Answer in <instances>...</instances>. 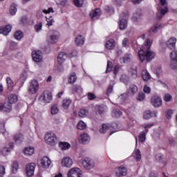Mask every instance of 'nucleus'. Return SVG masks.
Returning <instances> with one entry per match:
<instances>
[{
	"label": "nucleus",
	"instance_id": "8fccbe9b",
	"mask_svg": "<svg viewBox=\"0 0 177 177\" xmlns=\"http://www.w3.org/2000/svg\"><path fill=\"white\" fill-rule=\"evenodd\" d=\"M72 91L75 93H78L80 92H82V88L81 86L75 85L73 86Z\"/></svg>",
	"mask_w": 177,
	"mask_h": 177
},
{
	"label": "nucleus",
	"instance_id": "7c9ffc66",
	"mask_svg": "<svg viewBox=\"0 0 177 177\" xmlns=\"http://www.w3.org/2000/svg\"><path fill=\"white\" fill-rule=\"evenodd\" d=\"M128 27V21L127 19H122L120 20V30H125Z\"/></svg>",
	"mask_w": 177,
	"mask_h": 177
},
{
	"label": "nucleus",
	"instance_id": "2eb2a0df",
	"mask_svg": "<svg viewBox=\"0 0 177 177\" xmlns=\"http://www.w3.org/2000/svg\"><path fill=\"white\" fill-rule=\"evenodd\" d=\"M15 147V143L10 142L8 145V147H4L2 150L0 151V154H2V156H7L8 153L11 150H13V148Z\"/></svg>",
	"mask_w": 177,
	"mask_h": 177
},
{
	"label": "nucleus",
	"instance_id": "bb28decb",
	"mask_svg": "<svg viewBox=\"0 0 177 177\" xmlns=\"http://www.w3.org/2000/svg\"><path fill=\"white\" fill-rule=\"evenodd\" d=\"M71 103H73V101H71V100H70V99L63 100V101H62L63 109H64L65 110L68 109V108L70 107V104H71Z\"/></svg>",
	"mask_w": 177,
	"mask_h": 177
},
{
	"label": "nucleus",
	"instance_id": "dca6fc26",
	"mask_svg": "<svg viewBox=\"0 0 177 177\" xmlns=\"http://www.w3.org/2000/svg\"><path fill=\"white\" fill-rule=\"evenodd\" d=\"M51 162L52 161L50 159H49V158H48V156H44L41 160V164L43 168H49V167H50Z\"/></svg>",
	"mask_w": 177,
	"mask_h": 177
},
{
	"label": "nucleus",
	"instance_id": "c85d7f7f",
	"mask_svg": "<svg viewBox=\"0 0 177 177\" xmlns=\"http://www.w3.org/2000/svg\"><path fill=\"white\" fill-rule=\"evenodd\" d=\"M16 102H17V95L11 94L8 96V104L12 106V104L16 103Z\"/></svg>",
	"mask_w": 177,
	"mask_h": 177
},
{
	"label": "nucleus",
	"instance_id": "864d4df0",
	"mask_svg": "<svg viewBox=\"0 0 177 177\" xmlns=\"http://www.w3.org/2000/svg\"><path fill=\"white\" fill-rule=\"evenodd\" d=\"M145 97H146V95H145V93H138V95H137V100H138L139 102H142V100H145Z\"/></svg>",
	"mask_w": 177,
	"mask_h": 177
},
{
	"label": "nucleus",
	"instance_id": "603ef678",
	"mask_svg": "<svg viewBox=\"0 0 177 177\" xmlns=\"http://www.w3.org/2000/svg\"><path fill=\"white\" fill-rule=\"evenodd\" d=\"M129 92H131L132 95H135V93L138 92V86L136 85H131L129 88Z\"/></svg>",
	"mask_w": 177,
	"mask_h": 177
},
{
	"label": "nucleus",
	"instance_id": "6e6d98bb",
	"mask_svg": "<svg viewBox=\"0 0 177 177\" xmlns=\"http://www.w3.org/2000/svg\"><path fill=\"white\" fill-rule=\"evenodd\" d=\"M146 131H143L140 136H139V140L141 142H143L146 140Z\"/></svg>",
	"mask_w": 177,
	"mask_h": 177
},
{
	"label": "nucleus",
	"instance_id": "cd10ccee",
	"mask_svg": "<svg viewBox=\"0 0 177 177\" xmlns=\"http://www.w3.org/2000/svg\"><path fill=\"white\" fill-rule=\"evenodd\" d=\"M132 60V55L131 54H126L124 57L120 59L121 63H129Z\"/></svg>",
	"mask_w": 177,
	"mask_h": 177
},
{
	"label": "nucleus",
	"instance_id": "6ab92c4d",
	"mask_svg": "<svg viewBox=\"0 0 177 177\" xmlns=\"http://www.w3.org/2000/svg\"><path fill=\"white\" fill-rule=\"evenodd\" d=\"M85 42V39L82 35H77L75 39V44L77 46H82Z\"/></svg>",
	"mask_w": 177,
	"mask_h": 177
},
{
	"label": "nucleus",
	"instance_id": "13d9d810",
	"mask_svg": "<svg viewBox=\"0 0 177 177\" xmlns=\"http://www.w3.org/2000/svg\"><path fill=\"white\" fill-rule=\"evenodd\" d=\"M122 45L124 48H128V46H129V40L128 39V38L123 39L122 41Z\"/></svg>",
	"mask_w": 177,
	"mask_h": 177
},
{
	"label": "nucleus",
	"instance_id": "f3484780",
	"mask_svg": "<svg viewBox=\"0 0 177 177\" xmlns=\"http://www.w3.org/2000/svg\"><path fill=\"white\" fill-rule=\"evenodd\" d=\"M166 46L169 48V49H174L175 48V45L176 44V38L171 37L169 38L165 43Z\"/></svg>",
	"mask_w": 177,
	"mask_h": 177
},
{
	"label": "nucleus",
	"instance_id": "0e129e2a",
	"mask_svg": "<svg viewBox=\"0 0 177 177\" xmlns=\"http://www.w3.org/2000/svg\"><path fill=\"white\" fill-rule=\"evenodd\" d=\"M35 29L36 30L37 32H39L41 30H42V24L39 22V24L35 26Z\"/></svg>",
	"mask_w": 177,
	"mask_h": 177
},
{
	"label": "nucleus",
	"instance_id": "f03ea898",
	"mask_svg": "<svg viewBox=\"0 0 177 177\" xmlns=\"http://www.w3.org/2000/svg\"><path fill=\"white\" fill-rule=\"evenodd\" d=\"M160 4L158 6V12L156 14L157 19H161L165 13L168 12V4L167 0H160Z\"/></svg>",
	"mask_w": 177,
	"mask_h": 177
},
{
	"label": "nucleus",
	"instance_id": "de8ad7c7",
	"mask_svg": "<svg viewBox=\"0 0 177 177\" xmlns=\"http://www.w3.org/2000/svg\"><path fill=\"white\" fill-rule=\"evenodd\" d=\"M73 3L77 8H82L84 0H73Z\"/></svg>",
	"mask_w": 177,
	"mask_h": 177
},
{
	"label": "nucleus",
	"instance_id": "2f4dec72",
	"mask_svg": "<svg viewBox=\"0 0 177 177\" xmlns=\"http://www.w3.org/2000/svg\"><path fill=\"white\" fill-rule=\"evenodd\" d=\"M24 154H25V156H32V154H34V147H29L25 148Z\"/></svg>",
	"mask_w": 177,
	"mask_h": 177
},
{
	"label": "nucleus",
	"instance_id": "39448f33",
	"mask_svg": "<svg viewBox=\"0 0 177 177\" xmlns=\"http://www.w3.org/2000/svg\"><path fill=\"white\" fill-rule=\"evenodd\" d=\"M151 104L153 107L158 108L162 106V100L158 95H153L151 98Z\"/></svg>",
	"mask_w": 177,
	"mask_h": 177
},
{
	"label": "nucleus",
	"instance_id": "e2e57ef3",
	"mask_svg": "<svg viewBox=\"0 0 177 177\" xmlns=\"http://www.w3.org/2000/svg\"><path fill=\"white\" fill-rule=\"evenodd\" d=\"M171 60H177V50H174L171 53Z\"/></svg>",
	"mask_w": 177,
	"mask_h": 177
},
{
	"label": "nucleus",
	"instance_id": "3c124183",
	"mask_svg": "<svg viewBox=\"0 0 177 177\" xmlns=\"http://www.w3.org/2000/svg\"><path fill=\"white\" fill-rule=\"evenodd\" d=\"M163 100L167 103L171 102L172 100V95L170 94H165L163 97Z\"/></svg>",
	"mask_w": 177,
	"mask_h": 177
},
{
	"label": "nucleus",
	"instance_id": "0eeeda50",
	"mask_svg": "<svg viewBox=\"0 0 177 177\" xmlns=\"http://www.w3.org/2000/svg\"><path fill=\"white\" fill-rule=\"evenodd\" d=\"M115 175L118 177L126 176L127 174H128V169L125 167V166H120L115 169Z\"/></svg>",
	"mask_w": 177,
	"mask_h": 177
},
{
	"label": "nucleus",
	"instance_id": "4d7b16f0",
	"mask_svg": "<svg viewBox=\"0 0 177 177\" xmlns=\"http://www.w3.org/2000/svg\"><path fill=\"white\" fill-rule=\"evenodd\" d=\"M46 21H47V26H48V27H50V26H53V23L55 22V21L53 20V18H52V16H50L49 18L46 17Z\"/></svg>",
	"mask_w": 177,
	"mask_h": 177
},
{
	"label": "nucleus",
	"instance_id": "f704fd0d",
	"mask_svg": "<svg viewBox=\"0 0 177 177\" xmlns=\"http://www.w3.org/2000/svg\"><path fill=\"white\" fill-rule=\"evenodd\" d=\"M120 81L127 84L129 82H131V77L126 74H122L120 77Z\"/></svg>",
	"mask_w": 177,
	"mask_h": 177
},
{
	"label": "nucleus",
	"instance_id": "4468645a",
	"mask_svg": "<svg viewBox=\"0 0 177 177\" xmlns=\"http://www.w3.org/2000/svg\"><path fill=\"white\" fill-rule=\"evenodd\" d=\"M161 28H162V24H156L153 25V26H151L149 32L150 35H153V34H157V32H158V31H160V30H161Z\"/></svg>",
	"mask_w": 177,
	"mask_h": 177
},
{
	"label": "nucleus",
	"instance_id": "1a4fd4ad",
	"mask_svg": "<svg viewBox=\"0 0 177 177\" xmlns=\"http://www.w3.org/2000/svg\"><path fill=\"white\" fill-rule=\"evenodd\" d=\"M35 167H37V165H35L34 162L30 163L26 166V171L27 176H33L34 172L35 171Z\"/></svg>",
	"mask_w": 177,
	"mask_h": 177
},
{
	"label": "nucleus",
	"instance_id": "5fc2aeb1",
	"mask_svg": "<svg viewBox=\"0 0 177 177\" xmlns=\"http://www.w3.org/2000/svg\"><path fill=\"white\" fill-rule=\"evenodd\" d=\"M6 82H7L8 88H13L14 83H13V80H12V78L7 77Z\"/></svg>",
	"mask_w": 177,
	"mask_h": 177
},
{
	"label": "nucleus",
	"instance_id": "774afa93",
	"mask_svg": "<svg viewBox=\"0 0 177 177\" xmlns=\"http://www.w3.org/2000/svg\"><path fill=\"white\" fill-rule=\"evenodd\" d=\"M118 71H120V66L116 65L114 68H113V78H115V75H117V74H118Z\"/></svg>",
	"mask_w": 177,
	"mask_h": 177
},
{
	"label": "nucleus",
	"instance_id": "473e14b6",
	"mask_svg": "<svg viewBox=\"0 0 177 177\" xmlns=\"http://www.w3.org/2000/svg\"><path fill=\"white\" fill-rule=\"evenodd\" d=\"M111 127V125H110V124H103L102 128L100 129V133H106V132L110 129Z\"/></svg>",
	"mask_w": 177,
	"mask_h": 177
},
{
	"label": "nucleus",
	"instance_id": "a18cd8bd",
	"mask_svg": "<svg viewBox=\"0 0 177 177\" xmlns=\"http://www.w3.org/2000/svg\"><path fill=\"white\" fill-rule=\"evenodd\" d=\"M112 115L113 117H121V115H122V112H121V111H120V109H113V112H112Z\"/></svg>",
	"mask_w": 177,
	"mask_h": 177
},
{
	"label": "nucleus",
	"instance_id": "79ce46f5",
	"mask_svg": "<svg viewBox=\"0 0 177 177\" xmlns=\"http://www.w3.org/2000/svg\"><path fill=\"white\" fill-rule=\"evenodd\" d=\"M80 139L82 142V143H86V142H88V140H89V136H88V134L86 133H83L82 135H80Z\"/></svg>",
	"mask_w": 177,
	"mask_h": 177
},
{
	"label": "nucleus",
	"instance_id": "a19ab883",
	"mask_svg": "<svg viewBox=\"0 0 177 177\" xmlns=\"http://www.w3.org/2000/svg\"><path fill=\"white\" fill-rule=\"evenodd\" d=\"M97 113L100 115H103V114H104V113H106V108H104V106H98L97 108Z\"/></svg>",
	"mask_w": 177,
	"mask_h": 177
},
{
	"label": "nucleus",
	"instance_id": "052dcab7",
	"mask_svg": "<svg viewBox=\"0 0 177 177\" xmlns=\"http://www.w3.org/2000/svg\"><path fill=\"white\" fill-rule=\"evenodd\" d=\"M111 62L108 61L107 62V67L105 71V73H106V74H109V73H111Z\"/></svg>",
	"mask_w": 177,
	"mask_h": 177
},
{
	"label": "nucleus",
	"instance_id": "09e8293b",
	"mask_svg": "<svg viewBox=\"0 0 177 177\" xmlns=\"http://www.w3.org/2000/svg\"><path fill=\"white\" fill-rule=\"evenodd\" d=\"M59 113V108L57 104H54L51 106V114L55 115V114H57Z\"/></svg>",
	"mask_w": 177,
	"mask_h": 177
},
{
	"label": "nucleus",
	"instance_id": "c9c22d12",
	"mask_svg": "<svg viewBox=\"0 0 177 177\" xmlns=\"http://www.w3.org/2000/svg\"><path fill=\"white\" fill-rule=\"evenodd\" d=\"M71 145L68 142H60L59 144V147L62 149V150H67L71 147Z\"/></svg>",
	"mask_w": 177,
	"mask_h": 177
},
{
	"label": "nucleus",
	"instance_id": "c756f323",
	"mask_svg": "<svg viewBox=\"0 0 177 177\" xmlns=\"http://www.w3.org/2000/svg\"><path fill=\"white\" fill-rule=\"evenodd\" d=\"M142 78L144 81H149L151 78V76L147 70H143L142 71Z\"/></svg>",
	"mask_w": 177,
	"mask_h": 177
},
{
	"label": "nucleus",
	"instance_id": "6e6552de",
	"mask_svg": "<svg viewBox=\"0 0 177 177\" xmlns=\"http://www.w3.org/2000/svg\"><path fill=\"white\" fill-rule=\"evenodd\" d=\"M68 177H82L81 169L77 167L71 169L68 172Z\"/></svg>",
	"mask_w": 177,
	"mask_h": 177
},
{
	"label": "nucleus",
	"instance_id": "ea45409f",
	"mask_svg": "<svg viewBox=\"0 0 177 177\" xmlns=\"http://www.w3.org/2000/svg\"><path fill=\"white\" fill-rule=\"evenodd\" d=\"M142 15V11L140 10H138L133 15V21H136L140 15Z\"/></svg>",
	"mask_w": 177,
	"mask_h": 177
},
{
	"label": "nucleus",
	"instance_id": "680f3d73",
	"mask_svg": "<svg viewBox=\"0 0 177 177\" xmlns=\"http://www.w3.org/2000/svg\"><path fill=\"white\" fill-rule=\"evenodd\" d=\"M172 114H174V112L172 110H167L166 112V117L167 120H171L172 118Z\"/></svg>",
	"mask_w": 177,
	"mask_h": 177
},
{
	"label": "nucleus",
	"instance_id": "e433bc0d",
	"mask_svg": "<svg viewBox=\"0 0 177 177\" xmlns=\"http://www.w3.org/2000/svg\"><path fill=\"white\" fill-rule=\"evenodd\" d=\"M19 170V162L17 161H14L12 165V174H16Z\"/></svg>",
	"mask_w": 177,
	"mask_h": 177
},
{
	"label": "nucleus",
	"instance_id": "4c0bfd02",
	"mask_svg": "<svg viewBox=\"0 0 177 177\" xmlns=\"http://www.w3.org/2000/svg\"><path fill=\"white\" fill-rule=\"evenodd\" d=\"M23 32L20 30L15 32L14 34V37L15 38V39H17L18 41H20V39L23 38Z\"/></svg>",
	"mask_w": 177,
	"mask_h": 177
},
{
	"label": "nucleus",
	"instance_id": "aec40b11",
	"mask_svg": "<svg viewBox=\"0 0 177 177\" xmlns=\"http://www.w3.org/2000/svg\"><path fill=\"white\" fill-rule=\"evenodd\" d=\"M151 117H157V112L151 111H146L144 112V118L145 120H149Z\"/></svg>",
	"mask_w": 177,
	"mask_h": 177
},
{
	"label": "nucleus",
	"instance_id": "5701e85b",
	"mask_svg": "<svg viewBox=\"0 0 177 177\" xmlns=\"http://www.w3.org/2000/svg\"><path fill=\"white\" fill-rule=\"evenodd\" d=\"M129 75L131 80H136V78H138V71L136 70V68H131L129 71Z\"/></svg>",
	"mask_w": 177,
	"mask_h": 177
},
{
	"label": "nucleus",
	"instance_id": "58836bf2",
	"mask_svg": "<svg viewBox=\"0 0 177 177\" xmlns=\"http://www.w3.org/2000/svg\"><path fill=\"white\" fill-rule=\"evenodd\" d=\"M88 114H89V111L86 109H81L79 112V116L81 117V118H84Z\"/></svg>",
	"mask_w": 177,
	"mask_h": 177
},
{
	"label": "nucleus",
	"instance_id": "f8f14e48",
	"mask_svg": "<svg viewBox=\"0 0 177 177\" xmlns=\"http://www.w3.org/2000/svg\"><path fill=\"white\" fill-rule=\"evenodd\" d=\"M102 15V10L100 8H96L90 12V17L91 20H97Z\"/></svg>",
	"mask_w": 177,
	"mask_h": 177
},
{
	"label": "nucleus",
	"instance_id": "9b49d317",
	"mask_svg": "<svg viewBox=\"0 0 177 177\" xmlns=\"http://www.w3.org/2000/svg\"><path fill=\"white\" fill-rule=\"evenodd\" d=\"M82 165L85 169H92L95 167V163L91 158H87L83 160Z\"/></svg>",
	"mask_w": 177,
	"mask_h": 177
},
{
	"label": "nucleus",
	"instance_id": "69168bd1",
	"mask_svg": "<svg viewBox=\"0 0 177 177\" xmlns=\"http://www.w3.org/2000/svg\"><path fill=\"white\" fill-rule=\"evenodd\" d=\"M154 73L155 74L160 75L162 73V69L161 68V66H158L155 68Z\"/></svg>",
	"mask_w": 177,
	"mask_h": 177
},
{
	"label": "nucleus",
	"instance_id": "7ed1b4c3",
	"mask_svg": "<svg viewBox=\"0 0 177 177\" xmlns=\"http://www.w3.org/2000/svg\"><path fill=\"white\" fill-rule=\"evenodd\" d=\"M44 140L47 145H50V146H55L56 143H57V137L56 136V134L50 131L45 135Z\"/></svg>",
	"mask_w": 177,
	"mask_h": 177
},
{
	"label": "nucleus",
	"instance_id": "423d86ee",
	"mask_svg": "<svg viewBox=\"0 0 177 177\" xmlns=\"http://www.w3.org/2000/svg\"><path fill=\"white\" fill-rule=\"evenodd\" d=\"M53 99L52 93L49 91H44L39 97V100H42L44 103H50Z\"/></svg>",
	"mask_w": 177,
	"mask_h": 177
},
{
	"label": "nucleus",
	"instance_id": "f257e3e1",
	"mask_svg": "<svg viewBox=\"0 0 177 177\" xmlns=\"http://www.w3.org/2000/svg\"><path fill=\"white\" fill-rule=\"evenodd\" d=\"M151 45H153V40L146 39L142 46V49L138 52V57L140 62H151L153 59L156 58V53L150 48Z\"/></svg>",
	"mask_w": 177,
	"mask_h": 177
},
{
	"label": "nucleus",
	"instance_id": "c03bdc74",
	"mask_svg": "<svg viewBox=\"0 0 177 177\" xmlns=\"http://www.w3.org/2000/svg\"><path fill=\"white\" fill-rule=\"evenodd\" d=\"M16 12H17V8L16 7V4L13 3L10 8V13L12 16H15V15H16Z\"/></svg>",
	"mask_w": 177,
	"mask_h": 177
},
{
	"label": "nucleus",
	"instance_id": "bf43d9fd",
	"mask_svg": "<svg viewBox=\"0 0 177 177\" xmlns=\"http://www.w3.org/2000/svg\"><path fill=\"white\" fill-rule=\"evenodd\" d=\"M156 159L158 161H160L162 164H163V165H165V163L164 162V157H162V156H161V154L156 155Z\"/></svg>",
	"mask_w": 177,
	"mask_h": 177
},
{
	"label": "nucleus",
	"instance_id": "72a5a7b5",
	"mask_svg": "<svg viewBox=\"0 0 177 177\" xmlns=\"http://www.w3.org/2000/svg\"><path fill=\"white\" fill-rule=\"evenodd\" d=\"M77 81V75L75 74V72H73L71 73L69 77H68V82L73 85L75 82Z\"/></svg>",
	"mask_w": 177,
	"mask_h": 177
},
{
	"label": "nucleus",
	"instance_id": "a878e982",
	"mask_svg": "<svg viewBox=\"0 0 177 177\" xmlns=\"http://www.w3.org/2000/svg\"><path fill=\"white\" fill-rule=\"evenodd\" d=\"M133 157L136 160L140 161V160H142V153L140 152V150L138 149H135L133 153Z\"/></svg>",
	"mask_w": 177,
	"mask_h": 177
},
{
	"label": "nucleus",
	"instance_id": "4be33fe9",
	"mask_svg": "<svg viewBox=\"0 0 177 177\" xmlns=\"http://www.w3.org/2000/svg\"><path fill=\"white\" fill-rule=\"evenodd\" d=\"M66 58H67V54H66V53H64V52H61L58 55V57H57V62H58L59 64H64V62L66 61Z\"/></svg>",
	"mask_w": 177,
	"mask_h": 177
},
{
	"label": "nucleus",
	"instance_id": "b1692460",
	"mask_svg": "<svg viewBox=\"0 0 177 177\" xmlns=\"http://www.w3.org/2000/svg\"><path fill=\"white\" fill-rule=\"evenodd\" d=\"M13 139L15 143H21L24 139V136L20 133H18L13 136Z\"/></svg>",
	"mask_w": 177,
	"mask_h": 177
},
{
	"label": "nucleus",
	"instance_id": "412c9836",
	"mask_svg": "<svg viewBox=\"0 0 177 177\" xmlns=\"http://www.w3.org/2000/svg\"><path fill=\"white\" fill-rule=\"evenodd\" d=\"M0 111H4V113H10L12 111V105H4L3 104L0 103Z\"/></svg>",
	"mask_w": 177,
	"mask_h": 177
},
{
	"label": "nucleus",
	"instance_id": "9d476101",
	"mask_svg": "<svg viewBox=\"0 0 177 177\" xmlns=\"http://www.w3.org/2000/svg\"><path fill=\"white\" fill-rule=\"evenodd\" d=\"M32 57L34 62H36V63L42 62V52H41V50H33L32 52Z\"/></svg>",
	"mask_w": 177,
	"mask_h": 177
},
{
	"label": "nucleus",
	"instance_id": "338daca9",
	"mask_svg": "<svg viewBox=\"0 0 177 177\" xmlns=\"http://www.w3.org/2000/svg\"><path fill=\"white\" fill-rule=\"evenodd\" d=\"M143 92L144 93H150V92H151V88H150L149 86L147 85H145L144 86V88H143Z\"/></svg>",
	"mask_w": 177,
	"mask_h": 177
},
{
	"label": "nucleus",
	"instance_id": "49530a36",
	"mask_svg": "<svg viewBox=\"0 0 177 177\" xmlns=\"http://www.w3.org/2000/svg\"><path fill=\"white\" fill-rule=\"evenodd\" d=\"M169 67L172 70H177V59L171 60Z\"/></svg>",
	"mask_w": 177,
	"mask_h": 177
},
{
	"label": "nucleus",
	"instance_id": "a211bd4d",
	"mask_svg": "<svg viewBox=\"0 0 177 177\" xmlns=\"http://www.w3.org/2000/svg\"><path fill=\"white\" fill-rule=\"evenodd\" d=\"M12 31V26L6 25V26L0 28V34L3 35H8Z\"/></svg>",
	"mask_w": 177,
	"mask_h": 177
},
{
	"label": "nucleus",
	"instance_id": "393cba45",
	"mask_svg": "<svg viewBox=\"0 0 177 177\" xmlns=\"http://www.w3.org/2000/svg\"><path fill=\"white\" fill-rule=\"evenodd\" d=\"M59 33L51 35L49 38L48 39V41L49 44H56L57 41H59Z\"/></svg>",
	"mask_w": 177,
	"mask_h": 177
},
{
	"label": "nucleus",
	"instance_id": "37998d69",
	"mask_svg": "<svg viewBox=\"0 0 177 177\" xmlns=\"http://www.w3.org/2000/svg\"><path fill=\"white\" fill-rule=\"evenodd\" d=\"M77 128V129L82 131L86 128V124H85V122H84L83 121H80L78 122Z\"/></svg>",
	"mask_w": 177,
	"mask_h": 177
},
{
	"label": "nucleus",
	"instance_id": "20e7f679",
	"mask_svg": "<svg viewBox=\"0 0 177 177\" xmlns=\"http://www.w3.org/2000/svg\"><path fill=\"white\" fill-rule=\"evenodd\" d=\"M39 91V84L37 80H32L28 88V93L30 95H35Z\"/></svg>",
	"mask_w": 177,
	"mask_h": 177
},
{
	"label": "nucleus",
	"instance_id": "ddd939ff",
	"mask_svg": "<svg viewBox=\"0 0 177 177\" xmlns=\"http://www.w3.org/2000/svg\"><path fill=\"white\" fill-rule=\"evenodd\" d=\"M62 167L71 168V167H73V159H71L70 157L64 158L62 160Z\"/></svg>",
	"mask_w": 177,
	"mask_h": 177
}]
</instances>
